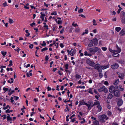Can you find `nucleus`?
<instances>
[{"label":"nucleus","mask_w":125,"mask_h":125,"mask_svg":"<svg viewBox=\"0 0 125 125\" xmlns=\"http://www.w3.org/2000/svg\"><path fill=\"white\" fill-rule=\"evenodd\" d=\"M99 121L103 122H105L104 121L105 119L106 120L108 119L109 117H107V116L105 115H101L99 116L98 117Z\"/></svg>","instance_id":"f257e3e1"},{"label":"nucleus","mask_w":125,"mask_h":125,"mask_svg":"<svg viewBox=\"0 0 125 125\" xmlns=\"http://www.w3.org/2000/svg\"><path fill=\"white\" fill-rule=\"evenodd\" d=\"M98 50V48L96 47L91 48L88 49L90 52L93 53L94 54L95 52H97Z\"/></svg>","instance_id":"f03ea898"},{"label":"nucleus","mask_w":125,"mask_h":125,"mask_svg":"<svg viewBox=\"0 0 125 125\" xmlns=\"http://www.w3.org/2000/svg\"><path fill=\"white\" fill-rule=\"evenodd\" d=\"M98 91L101 92L104 91L105 93H107L108 92V90L105 86H103L100 88L98 89Z\"/></svg>","instance_id":"7ed1b4c3"},{"label":"nucleus","mask_w":125,"mask_h":125,"mask_svg":"<svg viewBox=\"0 0 125 125\" xmlns=\"http://www.w3.org/2000/svg\"><path fill=\"white\" fill-rule=\"evenodd\" d=\"M87 63L89 64L90 66L92 67H94L95 63L89 59H88L86 61Z\"/></svg>","instance_id":"20e7f679"},{"label":"nucleus","mask_w":125,"mask_h":125,"mask_svg":"<svg viewBox=\"0 0 125 125\" xmlns=\"http://www.w3.org/2000/svg\"><path fill=\"white\" fill-rule=\"evenodd\" d=\"M94 66V68L95 69H97L99 72H101L102 71V69L100 67V65L98 63L96 64Z\"/></svg>","instance_id":"39448f33"},{"label":"nucleus","mask_w":125,"mask_h":125,"mask_svg":"<svg viewBox=\"0 0 125 125\" xmlns=\"http://www.w3.org/2000/svg\"><path fill=\"white\" fill-rule=\"evenodd\" d=\"M88 105H86L88 107V109L89 110H90L91 107H93L94 106H93V102L90 101L88 102Z\"/></svg>","instance_id":"423d86ee"},{"label":"nucleus","mask_w":125,"mask_h":125,"mask_svg":"<svg viewBox=\"0 0 125 125\" xmlns=\"http://www.w3.org/2000/svg\"><path fill=\"white\" fill-rule=\"evenodd\" d=\"M115 87L113 85L110 86L109 89V91L111 93H114L115 91Z\"/></svg>","instance_id":"0eeeda50"},{"label":"nucleus","mask_w":125,"mask_h":125,"mask_svg":"<svg viewBox=\"0 0 125 125\" xmlns=\"http://www.w3.org/2000/svg\"><path fill=\"white\" fill-rule=\"evenodd\" d=\"M117 63H115L114 64L111 65V67L113 69H117L119 67Z\"/></svg>","instance_id":"6e6552de"},{"label":"nucleus","mask_w":125,"mask_h":125,"mask_svg":"<svg viewBox=\"0 0 125 125\" xmlns=\"http://www.w3.org/2000/svg\"><path fill=\"white\" fill-rule=\"evenodd\" d=\"M114 95L116 97H119L120 95V92L118 90H116L114 92Z\"/></svg>","instance_id":"1a4fd4ad"},{"label":"nucleus","mask_w":125,"mask_h":125,"mask_svg":"<svg viewBox=\"0 0 125 125\" xmlns=\"http://www.w3.org/2000/svg\"><path fill=\"white\" fill-rule=\"evenodd\" d=\"M82 105H85L86 106L88 105V104L84 102V100H83L82 101H79V104L78 105L79 106H80Z\"/></svg>","instance_id":"9d476101"},{"label":"nucleus","mask_w":125,"mask_h":125,"mask_svg":"<svg viewBox=\"0 0 125 125\" xmlns=\"http://www.w3.org/2000/svg\"><path fill=\"white\" fill-rule=\"evenodd\" d=\"M70 55L72 56H73L76 53V51L75 49H72L70 51Z\"/></svg>","instance_id":"9b49d317"},{"label":"nucleus","mask_w":125,"mask_h":125,"mask_svg":"<svg viewBox=\"0 0 125 125\" xmlns=\"http://www.w3.org/2000/svg\"><path fill=\"white\" fill-rule=\"evenodd\" d=\"M120 36H124L125 35V28L123 29L119 33Z\"/></svg>","instance_id":"f8f14e48"},{"label":"nucleus","mask_w":125,"mask_h":125,"mask_svg":"<svg viewBox=\"0 0 125 125\" xmlns=\"http://www.w3.org/2000/svg\"><path fill=\"white\" fill-rule=\"evenodd\" d=\"M123 103L122 100L121 99H119L117 102V104L119 106H120L122 105Z\"/></svg>","instance_id":"ddd939ff"},{"label":"nucleus","mask_w":125,"mask_h":125,"mask_svg":"<svg viewBox=\"0 0 125 125\" xmlns=\"http://www.w3.org/2000/svg\"><path fill=\"white\" fill-rule=\"evenodd\" d=\"M117 52V50H114L113 52V55L114 57H116L119 56V54L118 53L115 54V52Z\"/></svg>","instance_id":"4468645a"},{"label":"nucleus","mask_w":125,"mask_h":125,"mask_svg":"<svg viewBox=\"0 0 125 125\" xmlns=\"http://www.w3.org/2000/svg\"><path fill=\"white\" fill-rule=\"evenodd\" d=\"M121 20L123 23H125V15L123 16H121Z\"/></svg>","instance_id":"2eb2a0df"},{"label":"nucleus","mask_w":125,"mask_h":125,"mask_svg":"<svg viewBox=\"0 0 125 125\" xmlns=\"http://www.w3.org/2000/svg\"><path fill=\"white\" fill-rule=\"evenodd\" d=\"M93 44L95 45H96L98 43V41L97 39H95L92 40Z\"/></svg>","instance_id":"dca6fc26"},{"label":"nucleus","mask_w":125,"mask_h":125,"mask_svg":"<svg viewBox=\"0 0 125 125\" xmlns=\"http://www.w3.org/2000/svg\"><path fill=\"white\" fill-rule=\"evenodd\" d=\"M96 107L98 108V110L97 111L98 112H100L101 111L102 108L100 104L96 106Z\"/></svg>","instance_id":"f3484780"},{"label":"nucleus","mask_w":125,"mask_h":125,"mask_svg":"<svg viewBox=\"0 0 125 125\" xmlns=\"http://www.w3.org/2000/svg\"><path fill=\"white\" fill-rule=\"evenodd\" d=\"M95 102H94V103L93 105V106H94L95 105H97V106H98V105L100 104V103L97 100H95Z\"/></svg>","instance_id":"a211bd4d"},{"label":"nucleus","mask_w":125,"mask_h":125,"mask_svg":"<svg viewBox=\"0 0 125 125\" xmlns=\"http://www.w3.org/2000/svg\"><path fill=\"white\" fill-rule=\"evenodd\" d=\"M118 74L119 75V78L122 79H123V77L124 76V75L123 74L119 73V74Z\"/></svg>","instance_id":"6ab92c4d"},{"label":"nucleus","mask_w":125,"mask_h":125,"mask_svg":"<svg viewBox=\"0 0 125 125\" xmlns=\"http://www.w3.org/2000/svg\"><path fill=\"white\" fill-rule=\"evenodd\" d=\"M116 48L117 49V52H115V54L120 53L121 51V50L119 48L118 46L117 45L116 46Z\"/></svg>","instance_id":"aec40b11"},{"label":"nucleus","mask_w":125,"mask_h":125,"mask_svg":"<svg viewBox=\"0 0 125 125\" xmlns=\"http://www.w3.org/2000/svg\"><path fill=\"white\" fill-rule=\"evenodd\" d=\"M41 18L42 19V20H43L44 19V17L45 16V14H42V12H41Z\"/></svg>","instance_id":"412c9836"},{"label":"nucleus","mask_w":125,"mask_h":125,"mask_svg":"<svg viewBox=\"0 0 125 125\" xmlns=\"http://www.w3.org/2000/svg\"><path fill=\"white\" fill-rule=\"evenodd\" d=\"M113 96V95L112 94H109L107 98L108 99H111L112 98Z\"/></svg>","instance_id":"4be33fe9"},{"label":"nucleus","mask_w":125,"mask_h":125,"mask_svg":"<svg viewBox=\"0 0 125 125\" xmlns=\"http://www.w3.org/2000/svg\"><path fill=\"white\" fill-rule=\"evenodd\" d=\"M93 89L92 88H89L88 91V92L91 94H93Z\"/></svg>","instance_id":"5701e85b"},{"label":"nucleus","mask_w":125,"mask_h":125,"mask_svg":"<svg viewBox=\"0 0 125 125\" xmlns=\"http://www.w3.org/2000/svg\"><path fill=\"white\" fill-rule=\"evenodd\" d=\"M109 67V65H108L105 66H102L101 67L103 69H104L108 68Z\"/></svg>","instance_id":"b1692460"},{"label":"nucleus","mask_w":125,"mask_h":125,"mask_svg":"<svg viewBox=\"0 0 125 125\" xmlns=\"http://www.w3.org/2000/svg\"><path fill=\"white\" fill-rule=\"evenodd\" d=\"M93 42L92 40H91L89 44L88 45V46L90 47H91L93 45Z\"/></svg>","instance_id":"393cba45"},{"label":"nucleus","mask_w":125,"mask_h":125,"mask_svg":"<svg viewBox=\"0 0 125 125\" xmlns=\"http://www.w3.org/2000/svg\"><path fill=\"white\" fill-rule=\"evenodd\" d=\"M119 90L120 91H123L124 90V88L122 87V86L121 85H119L118 86Z\"/></svg>","instance_id":"a878e982"},{"label":"nucleus","mask_w":125,"mask_h":125,"mask_svg":"<svg viewBox=\"0 0 125 125\" xmlns=\"http://www.w3.org/2000/svg\"><path fill=\"white\" fill-rule=\"evenodd\" d=\"M8 93L9 95H10L12 94V92L11 88H10L9 90L8 91Z\"/></svg>","instance_id":"bb28decb"},{"label":"nucleus","mask_w":125,"mask_h":125,"mask_svg":"<svg viewBox=\"0 0 125 125\" xmlns=\"http://www.w3.org/2000/svg\"><path fill=\"white\" fill-rule=\"evenodd\" d=\"M121 28L119 27H116L115 28V30L118 32H119L121 30Z\"/></svg>","instance_id":"cd10ccee"},{"label":"nucleus","mask_w":125,"mask_h":125,"mask_svg":"<svg viewBox=\"0 0 125 125\" xmlns=\"http://www.w3.org/2000/svg\"><path fill=\"white\" fill-rule=\"evenodd\" d=\"M1 53L3 55V56L5 57L7 53V52H4L3 51H2L1 52Z\"/></svg>","instance_id":"c85d7f7f"},{"label":"nucleus","mask_w":125,"mask_h":125,"mask_svg":"<svg viewBox=\"0 0 125 125\" xmlns=\"http://www.w3.org/2000/svg\"><path fill=\"white\" fill-rule=\"evenodd\" d=\"M26 33H27V34H26V36L27 37H28L30 35V33L28 32V30H26L25 31Z\"/></svg>","instance_id":"c756f323"},{"label":"nucleus","mask_w":125,"mask_h":125,"mask_svg":"<svg viewBox=\"0 0 125 125\" xmlns=\"http://www.w3.org/2000/svg\"><path fill=\"white\" fill-rule=\"evenodd\" d=\"M75 78L77 79H78V78L80 79V78H81V75H79L78 74H76L75 75Z\"/></svg>","instance_id":"7c9ffc66"},{"label":"nucleus","mask_w":125,"mask_h":125,"mask_svg":"<svg viewBox=\"0 0 125 125\" xmlns=\"http://www.w3.org/2000/svg\"><path fill=\"white\" fill-rule=\"evenodd\" d=\"M94 123L95 125H98L99 124V122L97 120H95L94 122Z\"/></svg>","instance_id":"2f4dec72"},{"label":"nucleus","mask_w":125,"mask_h":125,"mask_svg":"<svg viewBox=\"0 0 125 125\" xmlns=\"http://www.w3.org/2000/svg\"><path fill=\"white\" fill-rule=\"evenodd\" d=\"M13 79L12 78H11L10 80H9L8 81V82L10 83H12L13 82Z\"/></svg>","instance_id":"473e14b6"},{"label":"nucleus","mask_w":125,"mask_h":125,"mask_svg":"<svg viewBox=\"0 0 125 125\" xmlns=\"http://www.w3.org/2000/svg\"><path fill=\"white\" fill-rule=\"evenodd\" d=\"M29 5V4L28 3H27L26 5L24 6V8L25 9H29V7L28 6Z\"/></svg>","instance_id":"72a5a7b5"},{"label":"nucleus","mask_w":125,"mask_h":125,"mask_svg":"<svg viewBox=\"0 0 125 125\" xmlns=\"http://www.w3.org/2000/svg\"><path fill=\"white\" fill-rule=\"evenodd\" d=\"M7 121H11L12 120V118L10 117V116H8L7 117Z\"/></svg>","instance_id":"f704fd0d"},{"label":"nucleus","mask_w":125,"mask_h":125,"mask_svg":"<svg viewBox=\"0 0 125 125\" xmlns=\"http://www.w3.org/2000/svg\"><path fill=\"white\" fill-rule=\"evenodd\" d=\"M12 111V110H10L9 109H8L5 111V112L6 113H9Z\"/></svg>","instance_id":"c9c22d12"},{"label":"nucleus","mask_w":125,"mask_h":125,"mask_svg":"<svg viewBox=\"0 0 125 125\" xmlns=\"http://www.w3.org/2000/svg\"><path fill=\"white\" fill-rule=\"evenodd\" d=\"M75 22H73L72 24V25L75 27H76V26H78V25L76 23H75Z\"/></svg>","instance_id":"e433bc0d"},{"label":"nucleus","mask_w":125,"mask_h":125,"mask_svg":"<svg viewBox=\"0 0 125 125\" xmlns=\"http://www.w3.org/2000/svg\"><path fill=\"white\" fill-rule=\"evenodd\" d=\"M48 50V48L47 47H45L43 48L41 50V51L42 52H43L44 51H46Z\"/></svg>","instance_id":"4c0bfd02"},{"label":"nucleus","mask_w":125,"mask_h":125,"mask_svg":"<svg viewBox=\"0 0 125 125\" xmlns=\"http://www.w3.org/2000/svg\"><path fill=\"white\" fill-rule=\"evenodd\" d=\"M102 53V51L101 50L98 48V50L97 51V53L98 54H101Z\"/></svg>","instance_id":"58836bf2"},{"label":"nucleus","mask_w":125,"mask_h":125,"mask_svg":"<svg viewBox=\"0 0 125 125\" xmlns=\"http://www.w3.org/2000/svg\"><path fill=\"white\" fill-rule=\"evenodd\" d=\"M119 82V80L118 79H117L116 80H115V82L114 83V84L115 85H116Z\"/></svg>","instance_id":"ea45409f"},{"label":"nucleus","mask_w":125,"mask_h":125,"mask_svg":"<svg viewBox=\"0 0 125 125\" xmlns=\"http://www.w3.org/2000/svg\"><path fill=\"white\" fill-rule=\"evenodd\" d=\"M93 25H97V24L96 23V21L94 19H93Z\"/></svg>","instance_id":"a19ab883"},{"label":"nucleus","mask_w":125,"mask_h":125,"mask_svg":"<svg viewBox=\"0 0 125 125\" xmlns=\"http://www.w3.org/2000/svg\"><path fill=\"white\" fill-rule=\"evenodd\" d=\"M57 14V12L56 11H54L53 12H52L51 13V15H56Z\"/></svg>","instance_id":"79ce46f5"},{"label":"nucleus","mask_w":125,"mask_h":125,"mask_svg":"<svg viewBox=\"0 0 125 125\" xmlns=\"http://www.w3.org/2000/svg\"><path fill=\"white\" fill-rule=\"evenodd\" d=\"M101 48L104 51H106L107 49V48L106 47H102Z\"/></svg>","instance_id":"37998d69"},{"label":"nucleus","mask_w":125,"mask_h":125,"mask_svg":"<svg viewBox=\"0 0 125 125\" xmlns=\"http://www.w3.org/2000/svg\"><path fill=\"white\" fill-rule=\"evenodd\" d=\"M80 31V29L79 28H77L75 30V31L76 32H79Z\"/></svg>","instance_id":"c03bdc74"},{"label":"nucleus","mask_w":125,"mask_h":125,"mask_svg":"<svg viewBox=\"0 0 125 125\" xmlns=\"http://www.w3.org/2000/svg\"><path fill=\"white\" fill-rule=\"evenodd\" d=\"M32 75V74L31 73H27L26 74V75L27 77H30V76H31Z\"/></svg>","instance_id":"a18cd8bd"},{"label":"nucleus","mask_w":125,"mask_h":125,"mask_svg":"<svg viewBox=\"0 0 125 125\" xmlns=\"http://www.w3.org/2000/svg\"><path fill=\"white\" fill-rule=\"evenodd\" d=\"M9 21L10 23L11 24L13 22V20L9 18Z\"/></svg>","instance_id":"49530a36"},{"label":"nucleus","mask_w":125,"mask_h":125,"mask_svg":"<svg viewBox=\"0 0 125 125\" xmlns=\"http://www.w3.org/2000/svg\"><path fill=\"white\" fill-rule=\"evenodd\" d=\"M9 62H10V63L8 65V66L12 65V61L11 60Z\"/></svg>","instance_id":"de8ad7c7"},{"label":"nucleus","mask_w":125,"mask_h":125,"mask_svg":"<svg viewBox=\"0 0 125 125\" xmlns=\"http://www.w3.org/2000/svg\"><path fill=\"white\" fill-rule=\"evenodd\" d=\"M62 22V21L58 20L57 22V23L59 24H61Z\"/></svg>","instance_id":"09e8293b"},{"label":"nucleus","mask_w":125,"mask_h":125,"mask_svg":"<svg viewBox=\"0 0 125 125\" xmlns=\"http://www.w3.org/2000/svg\"><path fill=\"white\" fill-rule=\"evenodd\" d=\"M35 23L34 22H33V23L30 24V25L31 27H33V26L35 25Z\"/></svg>","instance_id":"8fccbe9b"},{"label":"nucleus","mask_w":125,"mask_h":125,"mask_svg":"<svg viewBox=\"0 0 125 125\" xmlns=\"http://www.w3.org/2000/svg\"><path fill=\"white\" fill-rule=\"evenodd\" d=\"M23 107L21 109V111L22 112H24V109H25L26 108L24 106H23Z\"/></svg>","instance_id":"3c124183"},{"label":"nucleus","mask_w":125,"mask_h":125,"mask_svg":"<svg viewBox=\"0 0 125 125\" xmlns=\"http://www.w3.org/2000/svg\"><path fill=\"white\" fill-rule=\"evenodd\" d=\"M107 114L109 116H110L112 114V113L110 111H109L107 112Z\"/></svg>","instance_id":"603ef678"},{"label":"nucleus","mask_w":125,"mask_h":125,"mask_svg":"<svg viewBox=\"0 0 125 125\" xmlns=\"http://www.w3.org/2000/svg\"><path fill=\"white\" fill-rule=\"evenodd\" d=\"M3 90L4 91H5L6 92V91L9 90V89L8 88H6L5 87H3Z\"/></svg>","instance_id":"864d4df0"},{"label":"nucleus","mask_w":125,"mask_h":125,"mask_svg":"<svg viewBox=\"0 0 125 125\" xmlns=\"http://www.w3.org/2000/svg\"><path fill=\"white\" fill-rule=\"evenodd\" d=\"M33 44H31L29 46V47L31 49H32L33 48Z\"/></svg>","instance_id":"5fc2aeb1"},{"label":"nucleus","mask_w":125,"mask_h":125,"mask_svg":"<svg viewBox=\"0 0 125 125\" xmlns=\"http://www.w3.org/2000/svg\"><path fill=\"white\" fill-rule=\"evenodd\" d=\"M77 88H83L84 89L85 88V86H79L78 87H77Z\"/></svg>","instance_id":"6e6d98bb"},{"label":"nucleus","mask_w":125,"mask_h":125,"mask_svg":"<svg viewBox=\"0 0 125 125\" xmlns=\"http://www.w3.org/2000/svg\"><path fill=\"white\" fill-rule=\"evenodd\" d=\"M121 13L122 14V15L121 16H125V13L124 12L122 11Z\"/></svg>","instance_id":"4d7b16f0"},{"label":"nucleus","mask_w":125,"mask_h":125,"mask_svg":"<svg viewBox=\"0 0 125 125\" xmlns=\"http://www.w3.org/2000/svg\"><path fill=\"white\" fill-rule=\"evenodd\" d=\"M83 11V9H80L78 11V12L79 13H80Z\"/></svg>","instance_id":"13d9d810"},{"label":"nucleus","mask_w":125,"mask_h":125,"mask_svg":"<svg viewBox=\"0 0 125 125\" xmlns=\"http://www.w3.org/2000/svg\"><path fill=\"white\" fill-rule=\"evenodd\" d=\"M65 69H68L69 67V65L68 64H66L65 65Z\"/></svg>","instance_id":"bf43d9fd"},{"label":"nucleus","mask_w":125,"mask_h":125,"mask_svg":"<svg viewBox=\"0 0 125 125\" xmlns=\"http://www.w3.org/2000/svg\"><path fill=\"white\" fill-rule=\"evenodd\" d=\"M104 84L105 85H108L109 84V83L107 81H105L104 83Z\"/></svg>","instance_id":"052dcab7"},{"label":"nucleus","mask_w":125,"mask_h":125,"mask_svg":"<svg viewBox=\"0 0 125 125\" xmlns=\"http://www.w3.org/2000/svg\"><path fill=\"white\" fill-rule=\"evenodd\" d=\"M43 43L41 44L42 46H45L46 45V43H45V42L44 41L43 42Z\"/></svg>","instance_id":"680f3d73"},{"label":"nucleus","mask_w":125,"mask_h":125,"mask_svg":"<svg viewBox=\"0 0 125 125\" xmlns=\"http://www.w3.org/2000/svg\"><path fill=\"white\" fill-rule=\"evenodd\" d=\"M43 27L44 28H46L47 30H48L49 29L48 26V25H44L43 26Z\"/></svg>","instance_id":"e2e57ef3"},{"label":"nucleus","mask_w":125,"mask_h":125,"mask_svg":"<svg viewBox=\"0 0 125 125\" xmlns=\"http://www.w3.org/2000/svg\"><path fill=\"white\" fill-rule=\"evenodd\" d=\"M122 9V8H119V9H118L117 11V13L118 14L119 13H120V11Z\"/></svg>","instance_id":"0e129e2a"},{"label":"nucleus","mask_w":125,"mask_h":125,"mask_svg":"<svg viewBox=\"0 0 125 125\" xmlns=\"http://www.w3.org/2000/svg\"><path fill=\"white\" fill-rule=\"evenodd\" d=\"M83 120V121H81V123L82 124H83V123H84L85 122V120H84V118H83L82 119Z\"/></svg>","instance_id":"69168bd1"},{"label":"nucleus","mask_w":125,"mask_h":125,"mask_svg":"<svg viewBox=\"0 0 125 125\" xmlns=\"http://www.w3.org/2000/svg\"><path fill=\"white\" fill-rule=\"evenodd\" d=\"M99 77L100 78H102L103 77V74L101 73H99Z\"/></svg>","instance_id":"338daca9"},{"label":"nucleus","mask_w":125,"mask_h":125,"mask_svg":"<svg viewBox=\"0 0 125 125\" xmlns=\"http://www.w3.org/2000/svg\"><path fill=\"white\" fill-rule=\"evenodd\" d=\"M112 125H118V124L116 122H115L113 123Z\"/></svg>","instance_id":"774afa93"}]
</instances>
